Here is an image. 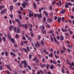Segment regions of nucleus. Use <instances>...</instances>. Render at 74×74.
I'll use <instances>...</instances> for the list:
<instances>
[{
    "label": "nucleus",
    "instance_id": "c756f323",
    "mask_svg": "<svg viewBox=\"0 0 74 74\" xmlns=\"http://www.w3.org/2000/svg\"><path fill=\"white\" fill-rule=\"evenodd\" d=\"M5 55L7 57V56L8 55H9V54H8V52L6 51L5 52Z\"/></svg>",
    "mask_w": 74,
    "mask_h": 74
},
{
    "label": "nucleus",
    "instance_id": "8fccbe9b",
    "mask_svg": "<svg viewBox=\"0 0 74 74\" xmlns=\"http://www.w3.org/2000/svg\"><path fill=\"white\" fill-rule=\"evenodd\" d=\"M45 58H43L42 59V62L43 63H44L45 62Z\"/></svg>",
    "mask_w": 74,
    "mask_h": 74
},
{
    "label": "nucleus",
    "instance_id": "dca6fc26",
    "mask_svg": "<svg viewBox=\"0 0 74 74\" xmlns=\"http://www.w3.org/2000/svg\"><path fill=\"white\" fill-rule=\"evenodd\" d=\"M65 10H62L60 12H61V14H64V13H65Z\"/></svg>",
    "mask_w": 74,
    "mask_h": 74
},
{
    "label": "nucleus",
    "instance_id": "1a4fd4ad",
    "mask_svg": "<svg viewBox=\"0 0 74 74\" xmlns=\"http://www.w3.org/2000/svg\"><path fill=\"white\" fill-rule=\"evenodd\" d=\"M69 5L67 3H66V4L65 5V7L66 8H68L69 7Z\"/></svg>",
    "mask_w": 74,
    "mask_h": 74
},
{
    "label": "nucleus",
    "instance_id": "473e14b6",
    "mask_svg": "<svg viewBox=\"0 0 74 74\" xmlns=\"http://www.w3.org/2000/svg\"><path fill=\"white\" fill-rule=\"evenodd\" d=\"M30 34L31 35L32 37H34V34H33V32H31L30 33Z\"/></svg>",
    "mask_w": 74,
    "mask_h": 74
},
{
    "label": "nucleus",
    "instance_id": "393cba45",
    "mask_svg": "<svg viewBox=\"0 0 74 74\" xmlns=\"http://www.w3.org/2000/svg\"><path fill=\"white\" fill-rule=\"evenodd\" d=\"M20 32V28H19L18 27V29L17 30L16 33H19Z\"/></svg>",
    "mask_w": 74,
    "mask_h": 74
},
{
    "label": "nucleus",
    "instance_id": "f8f14e48",
    "mask_svg": "<svg viewBox=\"0 0 74 74\" xmlns=\"http://www.w3.org/2000/svg\"><path fill=\"white\" fill-rule=\"evenodd\" d=\"M41 45L42 46H44V40H42L41 41Z\"/></svg>",
    "mask_w": 74,
    "mask_h": 74
},
{
    "label": "nucleus",
    "instance_id": "e2e57ef3",
    "mask_svg": "<svg viewBox=\"0 0 74 74\" xmlns=\"http://www.w3.org/2000/svg\"><path fill=\"white\" fill-rule=\"evenodd\" d=\"M60 53L62 54H63V53H64L63 52V50L62 49H61L60 50Z\"/></svg>",
    "mask_w": 74,
    "mask_h": 74
},
{
    "label": "nucleus",
    "instance_id": "aec40b11",
    "mask_svg": "<svg viewBox=\"0 0 74 74\" xmlns=\"http://www.w3.org/2000/svg\"><path fill=\"white\" fill-rule=\"evenodd\" d=\"M13 6L12 5H11L10 7V10H11V11H12V10H13Z\"/></svg>",
    "mask_w": 74,
    "mask_h": 74
},
{
    "label": "nucleus",
    "instance_id": "e433bc0d",
    "mask_svg": "<svg viewBox=\"0 0 74 74\" xmlns=\"http://www.w3.org/2000/svg\"><path fill=\"white\" fill-rule=\"evenodd\" d=\"M23 51H25V52H26V53H27V49H25V48H23Z\"/></svg>",
    "mask_w": 74,
    "mask_h": 74
},
{
    "label": "nucleus",
    "instance_id": "3c124183",
    "mask_svg": "<svg viewBox=\"0 0 74 74\" xmlns=\"http://www.w3.org/2000/svg\"><path fill=\"white\" fill-rule=\"evenodd\" d=\"M57 38L58 40H60V37H59V36H57Z\"/></svg>",
    "mask_w": 74,
    "mask_h": 74
},
{
    "label": "nucleus",
    "instance_id": "c85d7f7f",
    "mask_svg": "<svg viewBox=\"0 0 74 74\" xmlns=\"http://www.w3.org/2000/svg\"><path fill=\"white\" fill-rule=\"evenodd\" d=\"M33 6L35 8H36V4L35 3V2L33 3Z\"/></svg>",
    "mask_w": 74,
    "mask_h": 74
},
{
    "label": "nucleus",
    "instance_id": "69168bd1",
    "mask_svg": "<svg viewBox=\"0 0 74 74\" xmlns=\"http://www.w3.org/2000/svg\"><path fill=\"white\" fill-rule=\"evenodd\" d=\"M6 73H7V74H10V71H6Z\"/></svg>",
    "mask_w": 74,
    "mask_h": 74
},
{
    "label": "nucleus",
    "instance_id": "5fc2aeb1",
    "mask_svg": "<svg viewBox=\"0 0 74 74\" xmlns=\"http://www.w3.org/2000/svg\"><path fill=\"white\" fill-rule=\"evenodd\" d=\"M28 39L29 40H30L31 42H32V38H30V37H29V39Z\"/></svg>",
    "mask_w": 74,
    "mask_h": 74
},
{
    "label": "nucleus",
    "instance_id": "423d86ee",
    "mask_svg": "<svg viewBox=\"0 0 74 74\" xmlns=\"http://www.w3.org/2000/svg\"><path fill=\"white\" fill-rule=\"evenodd\" d=\"M57 21L59 23H60V21H62V18H61V17H58V18L57 19Z\"/></svg>",
    "mask_w": 74,
    "mask_h": 74
},
{
    "label": "nucleus",
    "instance_id": "b1692460",
    "mask_svg": "<svg viewBox=\"0 0 74 74\" xmlns=\"http://www.w3.org/2000/svg\"><path fill=\"white\" fill-rule=\"evenodd\" d=\"M29 17H31L32 16H33V14L31 13L29 14Z\"/></svg>",
    "mask_w": 74,
    "mask_h": 74
},
{
    "label": "nucleus",
    "instance_id": "bb28decb",
    "mask_svg": "<svg viewBox=\"0 0 74 74\" xmlns=\"http://www.w3.org/2000/svg\"><path fill=\"white\" fill-rule=\"evenodd\" d=\"M50 69H54V66H53V65H51L50 66Z\"/></svg>",
    "mask_w": 74,
    "mask_h": 74
},
{
    "label": "nucleus",
    "instance_id": "412c9836",
    "mask_svg": "<svg viewBox=\"0 0 74 74\" xmlns=\"http://www.w3.org/2000/svg\"><path fill=\"white\" fill-rule=\"evenodd\" d=\"M69 31L70 33V34H73V33H72V31H71V29H70V28H69Z\"/></svg>",
    "mask_w": 74,
    "mask_h": 74
},
{
    "label": "nucleus",
    "instance_id": "58836bf2",
    "mask_svg": "<svg viewBox=\"0 0 74 74\" xmlns=\"http://www.w3.org/2000/svg\"><path fill=\"white\" fill-rule=\"evenodd\" d=\"M32 54H29V59H32Z\"/></svg>",
    "mask_w": 74,
    "mask_h": 74
},
{
    "label": "nucleus",
    "instance_id": "6e6d98bb",
    "mask_svg": "<svg viewBox=\"0 0 74 74\" xmlns=\"http://www.w3.org/2000/svg\"><path fill=\"white\" fill-rule=\"evenodd\" d=\"M55 58L57 59H59V56H57L56 55H55Z\"/></svg>",
    "mask_w": 74,
    "mask_h": 74
},
{
    "label": "nucleus",
    "instance_id": "680f3d73",
    "mask_svg": "<svg viewBox=\"0 0 74 74\" xmlns=\"http://www.w3.org/2000/svg\"><path fill=\"white\" fill-rule=\"evenodd\" d=\"M49 64L47 65V69H49Z\"/></svg>",
    "mask_w": 74,
    "mask_h": 74
},
{
    "label": "nucleus",
    "instance_id": "338daca9",
    "mask_svg": "<svg viewBox=\"0 0 74 74\" xmlns=\"http://www.w3.org/2000/svg\"><path fill=\"white\" fill-rule=\"evenodd\" d=\"M71 65H72L73 66H74V62L73 61L72 62V63L71 64Z\"/></svg>",
    "mask_w": 74,
    "mask_h": 74
},
{
    "label": "nucleus",
    "instance_id": "f257e3e1",
    "mask_svg": "<svg viewBox=\"0 0 74 74\" xmlns=\"http://www.w3.org/2000/svg\"><path fill=\"white\" fill-rule=\"evenodd\" d=\"M34 18H36L37 16L38 19H40V18L41 19L42 18V14L41 13H40V14L35 13L34 15Z\"/></svg>",
    "mask_w": 74,
    "mask_h": 74
},
{
    "label": "nucleus",
    "instance_id": "4be33fe9",
    "mask_svg": "<svg viewBox=\"0 0 74 74\" xmlns=\"http://www.w3.org/2000/svg\"><path fill=\"white\" fill-rule=\"evenodd\" d=\"M11 41L12 43H15V40L13 38L11 39Z\"/></svg>",
    "mask_w": 74,
    "mask_h": 74
},
{
    "label": "nucleus",
    "instance_id": "4c0bfd02",
    "mask_svg": "<svg viewBox=\"0 0 74 74\" xmlns=\"http://www.w3.org/2000/svg\"><path fill=\"white\" fill-rule=\"evenodd\" d=\"M14 32H16L17 31V28L16 27H14Z\"/></svg>",
    "mask_w": 74,
    "mask_h": 74
},
{
    "label": "nucleus",
    "instance_id": "9b49d317",
    "mask_svg": "<svg viewBox=\"0 0 74 74\" xmlns=\"http://www.w3.org/2000/svg\"><path fill=\"white\" fill-rule=\"evenodd\" d=\"M2 38L3 42H5V41H6V38H5V37L3 36Z\"/></svg>",
    "mask_w": 74,
    "mask_h": 74
},
{
    "label": "nucleus",
    "instance_id": "09e8293b",
    "mask_svg": "<svg viewBox=\"0 0 74 74\" xmlns=\"http://www.w3.org/2000/svg\"><path fill=\"white\" fill-rule=\"evenodd\" d=\"M20 44L21 45H22V46L24 44H23V41H21V42L20 43Z\"/></svg>",
    "mask_w": 74,
    "mask_h": 74
},
{
    "label": "nucleus",
    "instance_id": "72a5a7b5",
    "mask_svg": "<svg viewBox=\"0 0 74 74\" xmlns=\"http://www.w3.org/2000/svg\"><path fill=\"white\" fill-rule=\"evenodd\" d=\"M37 57H35V58L33 59V61H36V60H37Z\"/></svg>",
    "mask_w": 74,
    "mask_h": 74
},
{
    "label": "nucleus",
    "instance_id": "cd10ccee",
    "mask_svg": "<svg viewBox=\"0 0 74 74\" xmlns=\"http://www.w3.org/2000/svg\"><path fill=\"white\" fill-rule=\"evenodd\" d=\"M26 48H27V52H30V49L29 48V47H26Z\"/></svg>",
    "mask_w": 74,
    "mask_h": 74
},
{
    "label": "nucleus",
    "instance_id": "c9c22d12",
    "mask_svg": "<svg viewBox=\"0 0 74 74\" xmlns=\"http://www.w3.org/2000/svg\"><path fill=\"white\" fill-rule=\"evenodd\" d=\"M18 37H19L18 34H16L15 36V38H17V39H18Z\"/></svg>",
    "mask_w": 74,
    "mask_h": 74
},
{
    "label": "nucleus",
    "instance_id": "7c9ffc66",
    "mask_svg": "<svg viewBox=\"0 0 74 74\" xmlns=\"http://www.w3.org/2000/svg\"><path fill=\"white\" fill-rule=\"evenodd\" d=\"M16 5H18V6H20L21 5V3L19 2L17 3H16Z\"/></svg>",
    "mask_w": 74,
    "mask_h": 74
},
{
    "label": "nucleus",
    "instance_id": "13d9d810",
    "mask_svg": "<svg viewBox=\"0 0 74 74\" xmlns=\"http://www.w3.org/2000/svg\"><path fill=\"white\" fill-rule=\"evenodd\" d=\"M46 27H48V28H51V25H46Z\"/></svg>",
    "mask_w": 74,
    "mask_h": 74
},
{
    "label": "nucleus",
    "instance_id": "37998d69",
    "mask_svg": "<svg viewBox=\"0 0 74 74\" xmlns=\"http://www.w3.org/2000/svg\"><path fill=\"white\" fill-rule=\"evenodd\" d=\"M10 17L11 18V19L13 18V14H10Z\"/></svg>",
    "mask_w": 74,
    "mask_h": 74
},
{
    "label": "nucleus",
    "instance_id": "864d4df0",
    "mask_svg": "<svg viewBox=\"0 0 74 74\" xmlns=\"http://www.w3.org/2000/svg\"><path fill=\"white\" fill-rule=\"evenodd\" d=\"M40 39H41V36H39L38 37V40H40Z\"/></svg>",
    "mask_w": 74,
    "mask_h": 74
},
{
    "label": "nucleus",
    "instance_id": "6e6552de",
    "mask_svg": "<svg viewBox=\"0 0 74 74\" xmlns=\"http://www.w3.org/2000/svg\"><path fill=\"white\" fill-rule=\"evenodd\" d=\"M40 65L42 68H45V67H46V64H45L42 65L40 64Z\"/></svg>",
    "mask_w": 74,
    "mask_h": 74
},
{
    "label": "nucleus",
    "instance_id": "a18cd8bd",
    "mask_svg": "<svg viewBox=\"0 0 74 74\" xmlns=\"http://www.w3.org/2000/svg\"><path fill=\"white\" fill-rule=\"evenodd\" d=\"M56 4V1H53L52 3V4L53 5H55Z\"/></svg>",
    "mask_w": 74,
    "mask_h": 74
},
{
    "label": "nucleus",
    "instance_id": "de8ad7c7",
    "mask_svg": "<svg viewBox=\"0 0 74 74\" xmlns=\"http://www.w3.org/2000/svg\"><path fill=\"white\" fill-rule=\"evenodd\" d=\"M19 26L20 27H21L22 26V24H21V23H20V22L18 23Z\"/></svg>",
    "mask_w": 74,
    "mask_h": 74
},
{
    "label": "nucleus",
    "instance_id": "f03ea898",
    "mask_svg": "<svg viewBox=\"0 0 74 74\" xmlns=\"http://www.w3.org/2000/svg\"><path fill=\"white\" fill-rule=\"evenodd\" d=\"M21 63L23 64L24 63L23 66L24 68H26L27 67V62L25 60H24L23 61H22L21 62Z\"/></svg>",
    "mask_w": 74,
    "mask_h": 74
},
{
    "label": "nucleus",
    "instance_id": "39448f33",
    "mask_svg": "<svg viewBox=\"0 0 74 74\" xmlns=\"http://www.w3.org/2000/svg\"><path fill=\"white\" fill-rule=\"evenodd\" d=\"M43 13L45 14V16L47 17H48V13L46 12V11H43Z\"/></svg>",
    "mask_w": 74,
    "mask_h": 74
},
{
    "label": "nucleus",
    "instance_id": "ddd939ff",
    "mask_svg": "<svg viewBox=\"0 0 74 74\" xmlns=\"http://www.w3.org/2000/svg\"><path fill=\"white\" fill-rule=\"evenodd\" d=\"M6 67H7L8 69L10 71H12V69H11V67H10L9 66V65H6Z\"/></svg>",
    "mask_w": 74,
    "mask_h": 74
},
{
    "label": "nucleus",
    "instance_id": "a19ab883",
    "mask_svg": "<svg viewBox=\"0 0 74 74\" xmlns=\"http://www.w3.org/2000/svg\"><path fill=\"white\" fill-rule=\"evenodd\" d=\"M14 47L15 48H16V47H18V45H17V44L14 43Z\"/></svg>",
    "mask_w": 74,
    "mask_h": 74
},
{
    "label": "nucleus",
    "instance_id": "bf43d9fd",
    "mask_svg": "<svg viewBox=\"0 0 74 74\" xmlns=\"http://www.w3.org/2000/svg\"><path fill=\"white\" fill-rule=\"evenodd\" d=\"M57 19H58V17L56 16H55L54 18V21H56V20H57Z\"/></svg>",
    "mask_w": 74,
    "mask_h": 74
},
{
    "label": "nucleus",
    "instance_id": "774afa93",
    "mask_svg": "<svg viewBox=\"0 0 74 74\" xmlns=\"http://www.w3.org/2000/svg\"><path fill=\"white\" fill-rule=\"evenodd\" d=\"M4 51H3L1 53V55H4Z\"/></svg>",
    "mask_w": 74,
    "mask_h": 74
},
{
    "label": "nucleus",
    "instance_id": "c03bdc74",
    "mask_svg": "<svg viewBox=\"0 0 74 74\" xmlns=\"http://www.w3.org/2000/svg\"><path fill=\"white\" fill-rule=\"evenodd\" d=\"M0 70H3V66H2V65H1L0 66Z\"/></svg>",
    "mask_w": 74,
    "mask_h": 74
},
{
    "label": "nucleus",
    "instance_id": "7ed1b4c3",
    "mask_svg": "<svg viewBox=\"0 0 74 74\" xmlns=\"http://www.w3.org/2000/svg\"><path fill=\"white\" fill-rule=\"evenodd\" d=\"M53 40H54V41L56 43H57V44H58V45H59L60 44V43H59V41H57V40H56V38H55V37H53Z\"/></svg>",
    "mask_w": 74,
    "mask_h": 74
},
{
    "label": "nucleus",
    "instance_id": "2eb2a0df",
    "mask_svg": "<svg viewBox=\"0 0 74 74\" xmlns=\"http://www.w3.org/2000/svg\"><path fill=\"white\" fill-rule=\"evenodd\" d=\"M49 57L50 58V57H51V58H52L53 57V54H52V53H51L49 55Z\"/></svg>",
    "mask_w": 74,
    "mask_h": 74
},
{
    "label": "nucleus",
    "instance_id": "6ab92c4d",
    "mask_svg": "<svg viewBox=\"0 0 74 74\" xmlns=\"http://www.w3.org/2000/svg\"><path fill=\"white\" fill-rule=\"evenodd\" d=\"M22 5L23 7L24 8H26V5L25 4V3H22Z\"/></svg>",
    "mask_w": 74,
    "mask_h": 74
},
{
    "label": "nucleus",
    "instance_id": "4d7b16f0",
    "mask_svg": "<svg viewBox=\"0 0 74 74\" xmlns=\"http://www.w3.org/2000/svg\"><path fill=\"white\" fill-rule=\"evenodd\" d=\"M18 14H21V11L19 10H18Z\"/></svg>",
    "mask_w": 74,
    "mask_h": 74
},
{
    "label": "nucleus",
    "instance_id": "f704fd0d",
    "mask_svg": "<svg viewBox=\"0 0 74 74\" xmlns=\"http://www.w3.org/2000/svg\"><path fill=\"white\" fill-rule=\"evenodd\" d=\"M28 25H25L24 27L25 29L27 30V27H28Z\"/></svg>",
    "mask_w": 74,
    "mask_h": 74
},
{
    "label": "nucleus",
    "instance_id": "9d476101",
    "mask_svg": "<svg viewBox=\"0 0 74 74\" xmlns=\"http://www.w3.org/2000/svg\"><path fill=\"white\" fill-rule=\"evenodd\" d=\"M8 37L9 40H11V35H10V34H8Z\"/></svg>",
    "mask_w": 74,
    "mask_h": 74
},
{
    "label": "nucleus",
    "instance_id": "603ef678",
    "mask_svg": "<svg viewBox=\"0 0 74 74\" xmlns=\"http://www.w3.org/2000/svg\"><path fill=\"white\" fill-rule=\"evenodd\" d=\"M4 11L3 10H1V15H3V14H4Z\"/></svg>",
    "mask_w": 74,
    "mask_h": 74
},
{
    "label": "nucleus",
    "instance_id": "ea45409f",
    "mask_svg": "<svg viewBox=\"0 0 74 74\" xmlns=\"http://www.w3.org/2000/svg\"><path fill=\"white\" fill-rule=\"evenodd\" d=\"M19 19L20 20H22V16H21V15H19Z\"/></svg>",
    "mask_w": 74,
    "mask_h": 74
},
{
    "label": "nucleus",
    "instance_id": "052dcab7",
    "mask_svg": "<svg viewBox=\"0 0 74 74\" xmlns=\"http://www.w3.org/2000/svg\"><path fill=\"white\" fill-rule=\"evenodd\" d=\"M61 71H62V73H63V74H64V69H62Z\"/></svg>",
    "mask_w": 74,
    "mask_h": 74
},
{
    "label": "nucleus",
    "instance_id": "20e7f679",
    "mask_svg": "<svg viewBox=\"0 0 74 74\" xmlns=\"http://www.w3.org/2000/svg\"><path fill=\"white\" fill-rule=\"evenodd\" d=\"M14 28V25H12V26L10 25L9 26V29L10 31H12V29Z\"/></svg>",
    "mask_w": 74,
    "mask_h": 74
},
{
    "label": "nucleus",
    "instance_id": "49530a36",
    "mask_svg": "<svg viewBox=\"0 0 74 74\" xmlns=\"http://www.w3.org/2000/svg\"><path fill=\"white\" fill-rule=\"evenodd\" d=\"M51 40L52 42H53V37L51 38Z\"/></svg>",
    "mask_w": 74,
    "mask_h": 74
},
{
    "label": "nucleus",
    "instance_id": "a878e982",
    "mask_svg": "<svg viewBox=\"0 0 74 74\" xmlns=\"http://www.w3.org/2000/svg\"><path fill=\"white\" fill-rule=\"evenodd\" d=\"M15 21L16 22H18V23L19 22H20V21H21L20 20H19V19H15Z\"/></svg>",
    "mask_w": 74,
    "mask_h": 74
},
{
    "label": "nucleus",
    "instance_id": "0eeeda50",
    "mask_svg": "<svg viewBox=\"0 0 74 74\" xmlns=\"http://www.w3.org/2000/svg\"><path fill=\"white\" fill-rule=\"evenodd\" d=\"M64 40V37L63 36H60V40L61 41H63Z\"/></svg>",
    "mask_w": 74,
    "mask_h": 74
},
{
    "label": "nucleus",
    "instance_id": "2f4dec72",
    "mask_svg": "<svg viewBox=\"0 0 74 74\" xmlns=\"http://www.w3.org/2000/svg\"><path fill=\"white\" fill-rule=\"evenodd\" d=\"M27 67L28 68V69H29L30 70H32V68H31V67L29 65H28Z\"/></svg>",
    "mask_w": 74,
    "mask_h": 74
},
{
    "label": "nucleus",
    "instance_id": "4468645a",
    "mask_svg": "<svg viewBox=\"0 0 74 74\" xmlns=\"http://www.w3.org/2000/svg\"><path fill=\"white\" fill-rule=\"evenodd\" d=\"M23 3H24L25 5L27 6H28V5H29V3L28 2H26V1H23Z\"/></svg>",
    "mask_w": 74,
    "mask_h": 74
},
{
    "label": "nucleus",
    "instance_id": "a211bd4d",
    "mask_svg": "<svg viewBox=\"0 0 74 74\" xmlns=\"http://www.w3.org/2000/svg\"><path fill=\"white\" fill-rule=\"evenodd\" d=\"M10 54L11 55V56H13V55H14V56H16L15 54V53H14L12 52H10Z\"/></svg>",
    "mask_w": 74,
    "mask_h": 74
},
{
    "label": "nucleus",
    "instance_id": "f3484780",
    "mask_svg": "<svg viewBox=\"0 0 74 74\" xmlns=\"http://www.w3.org/2000/svg\"><path fill=\"white\" fill-rule=\"evenodd\" d=\"M3 8H4V5H0V10H1Z\"/></svg>",
    "mask_w": 74,
    "mask_h": 74
},
{
    "label": "nucleus",
    "instance_id": "79ce46f5",
    "mask_svg": "<svg viewBox=\"0 0 74 74\" xmlns=\"http://www.w3.org/2000/svg\"><path fill=\"white\" fill-rule=\"evenodd\" d=\"M65 35L67 36V37H69V34L67 33H65Z\"/></svg>",
    "mask_w": 74,
    "mask_h": 74
},
{
    "label": "nucleus",
    "instance_id": "0e129e2a",
    "mask_svg": "<svg viewBox=\"0 0 74 74\" xmlns=\"http://www.w3.org/2000/svg\"><path fill=\"white\" fill-rule=\"evenodd\" d=\"M49 20H50V22H52L53 21V20L51 18H49Z\"/></svg>",
    "mask_w": 74,
    "mask_h": 74
},
{
    "label": "nucleus",
    "instance_id": "5701e85b",
    "mask_svg": "<svg viewBox=\"0 0 74 74\" xmlns=\"http://www.w3.org/2000/svg\"><path fill=\"white\" fill-rule=\"evenodd\" d=\"M36 44L38 45V47H40V43L38 41H36Z\"/></svg>",
    "mask_w": 74,
    "mask_h": 74
}]
</instances>
